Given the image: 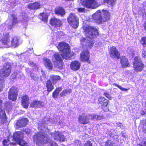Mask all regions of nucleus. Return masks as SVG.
<instances>
[{
	"label": "nucleus",
	"mask_w": 146,
	"mask_h": 146,
	"mask_svg": "<svg viewBox=\"0 0 146 146\" xmlns=\"http://www.w3.org/2000/svg\"><path fill=\"white\" fill-rule=\"evenodd\" d=\"M49 121L52 123L55 122L54 120L53 121L50 119L49 121H47L46 123L44 122V121L38 123V129L40 130V132L35 133L33 137L34 142L37 145H41L46 144L48 142H50L49 139H48L47 135L44 133L45 131L46 133H49V130L46 128L47 124Z\"/></svg>",
	"instance_id": "1"
},
{
	"label": "nucleus",
	"mask_w": 146,
	"mask_h": 146,
	"mask_svg": "<svg viewBox=\"0 0 146 146\" xmlns=\"http://www.w3.org/2000/svg\"><path fill=\"white\" fill-rule=\"evenodd\" d=\"M84 29L85 31V34L87 37L81 38V43L82 45L90 47L93 46L94 42L89 39H91L97 36L98 35V31L96 28L89 26L84 27Z\"/></svg>",
	"instance_id": "2"
},
{
	"label": "nucleus",
	"mask_w": 146,
	"mask_h": 146,
	"mask_svg": "<svg viewBox=\"0 0 146 146\" xmlns=\"http://www.w3.org/2000/svg\"><path fill=\"white\" fill-rule=\"evenodd\" d=\"M6 30L5 26L3 25L0 26V48L10 47L9 44L10 40L9 33L5 32Z\"/></svg>",
	"instance_id": "3"
},
{
	"label": "nucleus",
	"mask_w": 146,
	"mask_h": 146,
	"mask_svg": "<svg viewBox=\"0 0 146 146\" xmlns=\"http://www.w3.org/2000/svg\"><path fill=\"white\" fill-rule=\"evenodd\" d=\"M57 48L59 50L63 52L61 54V56L64 58L70 59L74 55V53L70 50L69 45L64 42H61L60 43Z\"/></svg>",
	"instance_id": "4"
},
{
	"label": "nucleus",
	"mask_w": 146,
	"mask_h": 146,
	"mask_svg": "<svg viewBox=\"0 0 146 146\" xmlns=\"http://www.w3.org/2000/svg\"><path fill=\"white\" fill-rule=\"evenodd\" d=\"M93 19L98 23H102L106 21L109 20L110 17L109 13L108 11L103 10L102 12L98 10L92 16Z\"/></svg>",
	"instance_id": "5"
},
{
	"label": "nucleus",
	"mask_w": 146,
	"mask_h": 146,
	"mask_svg": "<svg viewBox=\"0 0 146 146\" xmlns=\"http://www.w3.org/2000/svg\"><path fill=\"white\" fill-rule=\"evenodd\" d=\"M102 118L101 115H94V114L86 115L82 114L80 115L78 117V122L81 124L85 125L90 123V119L93 120H99Z\"/></svg>",
	"instance_id": "6"
},
{
	"label": "nucleus",
	"mask_w": 146,
	"mask_h": 146,
	"mask_svg": "<svg viewBox=\"0 0 146 146\" xmlns=\"http://www.w3.org/2000/svg\"><path fill=\"white\" fill-rule=\"evenodd\" d=\"M23 134L20 131L15 132L13 135V137L12 136L11 137V140L13 141H15L21 146H29L27 145V143L22 139Z\"/></svg>",
	"instance_id": "7"
},
{
	"label": "nucleus",
	"mask_w": 146,
	"mask_h": 146,
	"mask_svg": "<svg viewBox=\"0 0 146 146\" xmlns=\"http://www.w3.org/2000/svg\"><path fill=\"white\" fill-rule=\"evenodd\" d=\"M12 67L11 64L9 62L5 63L0 70V76L2 77H7L10 74Z\"/></svg>",
	"instance_id": "8"
},
{
	"label": "nucleus",
	"mask_w": 146,
	"mask_h": 146,
	"mask_svg": "<svg viewBox=\"0 0 146 146\" xmlns=\"http://www.w3.org/2000/svg\"><path fill=\"white\" fill-rule=\"evenodd\" d=\"M52 60L56 68L61 69L63 68V63L61 56L58 53H55L52 57Z\"/></svg>",
	"instance_id": "9"
},
{
	"label": "nucleus",
	"mask_w": 146,
	"mask_h": 146,
	"mask_svg": "<svg viewBox=\"0 0 146 146\" xmlns=\"http://www.w3.org/2000/svg\"><path fill=\"white\" fill-rule=\"evenodd\" d=\"M67 21L72 27L74 28L78 27L79 25L78 18L74 13H71L70 14Z\"/></svg>",
	"instance_id": "10"
},
{
	"label": "nucleus",
	"mask_w": 146,
	"mask_h": 146,
	"mask_svg": "<svg viewBox=\"0 0 146 146\" xmlns=\"http://www.w3.org/2000/svg\"><path fill=\"white\" fill-rule=\"evenodd\" d=\"M144 66V64L141 62L140 58L135 57L134 59L133 67L136 72H140L143 70Z\"/></svg>",
	"instance_id": "11"
},
{
	"label": "nucleus",
	"mask_w": 146,
	"mask_h": 146,
	"mask_svg": "<svg viewBox=\"0 0 146 146\" xmlns=\"http://www.w3.org/2000/svg\"><path fill=\"white\" fill-rule=\"evenodd\" d=\"M18 89L15 87L11 88L9 92L8 98L10 100L14 101L17 99L18 94Z\"/></svg>",
	"instance_id": "12"
},
{
	"label": "nucleus",
	"mask_w": 146,
	"mask_h": 146,
	"mask_svg": "<svg viewBox=\"0 0 146 146\" xmlns=\"http://www.w3.org/2000/svg\"><path fill=\"white\" fill-rule=\"evenodd\" d=\"M49 134L52 136L53 135V138L56 141H63L65 140V137L60 131H56L54 134L52 133H50Z\"/></svg>",
	"instance_id": "13"
},
{
	"label": "nucleus",
	"mask_w": 146,
	"mask_h": 146,
	"mask_svg": "<svg viewBox=\"0 0 146 146\" xmlns=\"http://www.w3.org/2000/svg\"><path fill=\"white\" fill-rule=\"evenodd\" d=\"M0 119L1 123L3 124L7 121V117L5 110L3 109L2 101L0 99Z\"/></svg>",
	"instance_id": "14"
},
{
	"label": "nucleus",
	"mask_w": 146,
	"mask_h": 146,
	"mask_svg": "<svg viewBox=\"0 0 146 146\" xmlns=\"http://www.w3.org/2000/svg\"><path fill=\"white\" fill-rule=\"evenodd\" d=\"M109 54L111 57L113 59L119 58V52L115 46H113L110 48Z\"/></svg>",
	"instance_id": "15"
},
{
	"label": "nucleus",
	"mask_w": 146,
	"mask_h": 146,
	"mask_svg": "<svg viewBox=\"0 0 146 146\" xmlns=\"http://www.w3.org/2000/svg\"><path fill=\"white\" fill-rule=\"evenodd\" d=\"M9 20H7L5 22L6 24L9 26V28L11 29L13 26L17 22V17L14 15H11Z\"/></svg>",
	"instance_id": "16"
},
{
	"label": "nucleus",
	"mask_w": 146,
	"mask_h": 146,
	"mask_svg": "<svg viewBox=\"0 0 146 146\" xmlns=\"http://www.w3.org/2000/svg\"><path fill=\"white\" fill-rule=\"evenodd\" d=\"M90 54L88 50L83 51L80 55L81 60L82 62L86 61L88 63L90 62L89 60Z\"/></svg>",
	"instance_id": "17"
},
{
	"label": "nucleus",
	"mask_w": 146,
	"mask_h": 146,
	"mask_svg": "<svg viewBox=\"0 0 146 146\" xmlns=\"http://www.w3.org/2000/svg\"><path fill=\"white\" fill-rule=\"evenodd\" d=\"M28 120L27 118H22L19 119L16 123V125L18 127H23L28 123Z\"/></svg>",
	"instance_id": "18"
},
{
	"label": "nucleus",
	"mask_w": 146,
	"mask_h": 146,
	"mask_svg": "<svg viewBox=\"0 0 146 146\" xmlns=\"http://www.w3.org/2000/svg\"><path fill=\"white\" fill-rule=\"evenodd\" d=\"M19 38L17 36H15L12 37L10 40V43L9 44V46L10 47L13 46L15 47L18 46L19 45Z\"/></svg>",
	"instance_id": "19"
},
{
	"label": "nucleus",
	"mask_w": 146,
	"mask_h": 146,
	"mask_svg": "<svg viewBox=\"0 0 146 146\" xmlns=\"http://www.w3.org/2000/svg\"><path fill=\"white\" fill-rule=\"evenodd\" d=\"M80 63L78 61H74L70 64V67L73 70H77L80 68Z\"/></svg>",
	"instance_id": "20"
},
{
	"label": "nucleus",
	"mask_w": 146,
	"mask_h": 146,
	"mask_svg": "<svg viewBox=\"0 0 146 146\" xmlns=\"http://www.w3.org/2000/svg\"><path fill=\"white\" fill-rule=\"evenodd\" d=\"M22 106L25 108H27L29 105V98L27 96H25L22 98L21 101Z\"/></svg>",
	"instance_id": "21"
},
{
	"label": "nucleus",
	"mask_w": 146,
	"mask_h": 146,
	"mask_svg": "<svg viewBox=\"0 0 146 146\" xmlns=\"http://www.w3.org/2000/svg\"><path fill=\"white\" fill-rule=\"evenodd\" d=\"M50 24L55 27H58L60 26L61 22L60 20L54 18L51 19Z\"/></svg>",
	"instance_id": "22"
},
{
	"label": "nucleus",
	"mask_w": 146,
	"mask_h": 146,
	"mask_svg": "<svg viewBox=\"0 0 146 146\" xmlns=\"http://www.w3.org/2000/svg\"><path fill=\"white\" fill-rule=\"evenodd\" d=\"M120 62L123 67H126L129 66V63L128 59L125 56H122L120 58Z\"/></svg>",
	"instance_id": "23"
},
{
	"label": "nucleus",
	"mask_w": 146,
	"mask_h": 146,
	"mask_svg": "<svg viewBox=\"0 0 146 146\" xmlns=\"http://www.w3.org/2000/svg\"><path fill=\"white\" fill-rule=\"evenodd\" d=\"M43 62L45 66L50 69H52L53 67L52 64L50 60L47 58H44Z\"/></svg>",
	"instance_id": "24"
},
{
	"label": "nucleus",
	"mask_w": 146,
	"mask_h": 146,
	"mask_svg": "<svg viewBox=\"0 0 146 146\" xmlns=\"http://www.w3.org/2000/svg\"><path fill=\"white\" fill-rule=\"evenodd\" d=\"M92 0H80L81 4L87 8H91Z\"/></svg>",
	"instance_id": "25"
},
{
	"label": "nucleus",
	"mask_w": 146,
	"mask_h": 146,
	"mask_svg": "<svg viewBox=\"0 0 146 146\" xmlns=\"http://www.w3.org/2000/svg\"><path fill=\"white\" fill-rule=\"evenodd\" d=\"M54 84L50 80H48L46 82V86L48 92L51 91L54 89L53 85Z\"/></svg>",
	"instance_id": "26"
},
{
	"label": "nucleus",
	"mask_w": 146,
	"mask_h": 146,
	"mask_svg": "<svg viewBox=\"0 0 146 146\" xmlns=\"http://www.w3.org/2000/svg\"><path fill=\"white\" fill-rule=\"evenodd\" d=\"M40 4L37 3L29 4L27 6V7L31 9H36L40 8Z\"/></svg>",
	"instance_id": "27"
},
{
	"label": "nucleus",
	"mask_w": 146,
	"mask_h": 146,
	"mask_svg": "<svg viewBox=\"0 0 146 146\" xmlns=\"http://www.w3.org/2000/svg\"><path fill=\"white\" fill-rule=\"evenodd\" d=\"M42 103L40 101L35 100L31 103L30 106L33 108H40L42 106Z\"/></svg>",
	"instance_id": "28"
},
{
	"label": "nucleus",
	"mask_w": 146,
	"mask_h": 146,
	"mask_svg": "<svg viewBox=\"0 0 146 146\" xmlns=\"http://www.w3.org/2000/svg\"><path fill=\"white\" fill-rule=\"evenodd\" d=\"M56 13L59 15L63 16L65 13L64 10L61 7H57L55 9Z\"/></svg>",
	"instance_id": "29"
},
{
	"label": "nucleus",
	"mask_w": 146,
	"mask_h": 146,
	"mask_svg": "<svg viewBox=\"0 0 146 146\" xmlns=\"http://www.w3.org/2000/svg\"><path fill=\"white\" fill-rule=\"evenodd\" d=\"M100 104L104 107H106L108 104V101L104 97H100L99 98Z\"/></svg>",
	"instance_id": "30"
},
{
	"label": "nucleus",
	"mask_w": 146,
	"mask_h": 146,
	"mask_svg": "<svg viewBox=\"0 0 146 146\" xmlns=\"http://www.w3.org/2000/svg\"><path fill=\"white\" fill-rule=\"evenodd\" d=\"M50 78L49 80L51 81V82L54 84H56L57 81L60 79V77L58 76H55L54 75H51L50 76Z\"/></svg>",
	"instance_id": "31"
},
{
	"label": "nucleus",
	"mask_w": 146,
	"mask_h": 146,
	"mask_svg": "<svg viewBox=\"0 0 146 146\" xmlns=\"http://www.w3.org/2000/svg\"><path fill=\"white\" fill-rule=\"evenodd\" d=\"M39 18L43 21L46 22L47 20L48 15L46 13H42L39 15Z\"/></svg>",
	"instance_id": "32"
},
{
	"label": "nucleus",
	"mask_w": 146,
	"mask_h": 146,
	"mask_svg": "<svg viewBox=\"0 0 146 146\" xmlns=\"http://www.w3.org/2000/svg\"><path fill=\"white\" fill-rule=\"evenodd\" d=\"M62 89L61 88H56L53 92L52 96L54 98H57L59 92L61 91Z\"/></svg>",
	"instance_id": "33"
},
{
	"label": "nucleus",
	"mask_w": 146,
	"mask_h": 146,
	"mask_svg": "<svg viewBox=\"0 0 146 146\" xmlns=\"http://www.w3.org/2000/svg\"><path fill=\"white\" fill-rule=\"evenodd\" d=\"M92 2L91 5V9H95L99 6L98 1L96 0H92Z\"/></svg>",
	"instance_id": "34"
},
{
	"label": "nucleus",
	"mask_w": 146,
	"mask_h": 146,
	"mask_svg": "<svg viewBox=\"0 0 146 146\" xmlns=\"http://www.w3.org/2000/svg\"><path fill=\"white\" fill-rule=\"evenodd\" d=\"M71 92L70 89H65L63 90L60 94V96L61 97L64 96L68 94H70Z\"/></svg>",
	"instance_id": "35"
},
{
	"label": "nucleus",
	"mask_w": 146,
	"mask_h": 146,
	"mask_svg": "<svg viewBox=\"0 0 146 146\" xmlns=\"http://www.w3.org/2000/svg\"><path fill=\"white\" fill-rule=\"evenodd\" d=\"M11 135L10 134L8 137V139H5L3 140V144L4 146H7L9 145V143H11L10 142V140H11Z\"/></svg>",
	"instance_id": "36"
},
{
	"label": "nucleus",
	"mask_w": 146,
	"mask_h": 146,
	"mask_svg": "<svg viewBox=\"0 0 146 146\" xmlns=\"http://www.w3.org/2000/svg\"><path fill=\"white\" fill-rule=\"evenodd\" d=\"M116 0H104V2L109 5L113 6L115 3Z\"/></svg>",
	"instance_id": "37"
},
{
	"label": "nucleus",
	"mask_w": 146,
	"mask_h": 146,
	"mask_svg": "<svg viewBox=\"0 0 146 146\" xmlns=\"http://www.w3.org/2000/svg\"><path fill=\"white\" fill-rule=\"evenodd\" d=\"M5 84V81L3 79H1L0 78V92L3 90L4 85Z\"/></svg>",
	"instance_id": "38"
},
{
	"label": "nucleus",
	"mask_w": 146,
	"mask_h": 146,
	"mask_svg": "<svg viewBox=\"0 0 146 146\" xmlns=\"http://www.w3.org/2000/svg\"><path fill=\"white\" fill-rule=\"evenodd\" d=\"M140 43L144 47H146V37H143L142 38L140 41Z\"/></svg>",
	"instance_id": "39"
},
{
	"label": "nucleus",
	"mask_w": 146,
	"mask_h": 146,
	"mask_svg": "<svg viewBox=\"0 0 146 146\" xmlns=\"http://www.w3.org/2000/svg\"><path fill=\"white\" fill-rule=\"evenodd\" d=\"M30 75L31 78L35 81H37L39 79L38 77L35 76L33 73H30Z\"/></svg>",
	"instance_id": "40"
},
{
	"label": "nucleus",
	"mask_w": 146,
	"mask_h": 146,
	"mask_svg": "<svg viewBox=\"0 0 146 146\" xmlns=\"http://www.w3.org/2000/svg\"><path fill=\"white\" fill-rule=\"evenodd\" d=\"M113 85H115V86L117 87L119 89L124 91H127V90H129V88L126 89L122 87L121 86H119L118 84H113Z\"/></svg>",
	"instance_id": "41"
},
{
	"label": "nucleus",
	"mask_w": 146,
	"mask_h": 146,
	"mask_svg": "<svg viewBox=\"0 0 146 146\" xmlns=\"http://www.w3.org/2000/svg\"><path fill=\"white\" fill-rule=\"evenodd\" d=\"M138 14L142 16L143 17H144L146 16L145 11L144 10H140L138 12Z\"/></svg>",
	"instance_id": "42"
},
{
	"label": "nucleus",
	"mask_w": 146,
	"mask_h": 146,
	"mask_svg": "<svg viewBox=\"0 0 146 146\" xmlns=\"http://www.w3.org/2000/svg\"><path fill=\"white\" fill-rule=\"evenodd\" d=\"M105 146H114L113 145V142L111 141L108 140L106 143Z\"/></svg>",
	"instance_id": "43"
},
{
	"label": "nucleus",
	"mask_w": 146,
	"mask_h": 146,
	"mask_svg": "<svg viewBox=\"0 0 146 146\" xmlns=\"http://www.w3.org/2000/svg\"><path fill=\"white\" fill-rule=\"evenodd\" d=\"M29 64L32 67H34V68H36L37 67L36 65L32 61H30L29 63Z\"/></svg>",
	"instance_id": "44"
},
{
	"label": "nucleus",
	"mask_w": 146,
	"mask_h": 146,
	"mask_svg": "<svg viewBox=\"0 0 146 146\" xmlns=\"http://www.w3.org/2000/svg\"><path fill=\"white\" fill-rule=\"evenodd\" d=\"M24 132L25 133L28 135L32 133V131L29 129H26Z\"/></svg>",
	"instance_id": "45"
},
{
	"label": "nucleus",
	"mask_w": 146,
	"mask_h": 146,
	"mask_svg": "<svg viewBox=\"0 0 146 146\" xmlns=\"http://www.w3.org/2000/svg\"><path fill=\"white\" fill-rule=\"evenodd\" d=\"M85 9L84 8H79L78 9V11L80 13L84 12Z\"/></svg>",
	"instance_id": "46"
},
{
	"label": "nucleus",
	"mask_w": 146,
	"mask_h": 146,
	"mask_svg": "<svg viewBox=\"0 0 146 146\" xmlns=\"http://www.w3.org/2000/svg\"><path fill=\"white\" fill-rule=\"evenodd\" d=\"M84 146H92V144L90 141H87L85 143Z\"/></svg>",
	"instance_id": "47"
},
{
	"label": "nucleus",
	"mask_w": 146,
	"mask_h": 146,
	"mask_svg": "<svg viewBox=\"0 0 146 146\" xmlns=\"http://www.w3.org/2000/svg\"><path fill=\"white\" fill-rule=\"evenodd\" d=\"M142 56L143 57L145 58L146 57V50L143 49V50L142 52Z\"/></svg>",
	"instance_id": "48"
},
{
	"label": "nucleus",
	"mask_w": 146,
	"mask_h": 146,
	"mask_svg": "<svg viewBox=\"0 0 146 146\" xmlns=\"http://www.w3.org/2000/svg\"><path fill=\"white\" fill-rule=\"evenodd\" d=\"M104 95L105 96H106L108 99H110L111 98L110 95L106 93H105L104 94Z\"/></svg>",
	"instance_id": "49"
},
{
	"label": "nucleus",
	"mask_w": 146,
	"mask_h": 146,
	"mask_svg": "<svg viewBox=\"0 0 146 146\" xmlns=\"http://www.w3.org/2000/svg\"><path fill=\"white\" fill-rule=\"evenodd\" d=\"M51 146H58L57 144L56 143H53L51 144Z\"/></svg>",
	"instance_id": "50"
},
{
	"label": "nucleus",
	"mask_w": 146,
	"mask_h": 146,
	"mask_svg": "<svg viewBox=\"0 0 146 146\" xmlns=\"http://www.w3.org/2000/svg\"><path fill=\"white\" fill-rule=\"evenodd\" d=\"M24 21L25 22V24L26 25H27V17H25L24 19H23V21Z\"/></svg>",
	"instance_id": "51"
},
{
	"label": "nucleus",
	"mask_w": 146,
	"mask_h": 146,
	"mask_svg": "<svg viewBox=\"0 0 146 146\" xmlns=\"http://www.w3.org/2000/svg\"><path fill=\"white\" fill-rule=\"evenodd\" d=\"M144 27L145 31H146V21L144 23Z\"/></svg>",
	"instance_id": "52"
},
{
	"label": "nucleus",
	"mask_w": 146,
	"mask_h": 146,
	"mask_svg": "<svg viewBox=\"0 0 146 146\" xmlns=\"http://www.w3.org/2000/svg\"><path fill=\"white\" fill-rule=\"evenodd\" d=\"M18 77L19 78H21V75H19L18 74L17 76H15V78L16 77Z\"/></svg>",
	"instance_id": "53"
},
{
	"label": "nucleus",
	"mask_w": 146,
	"mask_h": 146,
	"mask_svg": "<svg viewBox=\"0 0 146 146\" xmlns=\"http://www.w3.org/2000/svg\"><path fill=\"white\" fill-rule=\"evenodd\" d=\"M103 109H104V111H107L108 110V109L107 107H106V109H104L103 108Z\"/></svg>",
	"instance_id": "54"
},
{
	"label": "nucleus",
	"mask_w": 146,
	"mask_h": 146,
	"mask_svg": "<svg viewBox=\"0 0 146 146\" xmlns=\"http://www.w3.org/2000/svg\"><path fill=\"white\" fill-rule=\"evenodd\" d=\"M143 144L145 146H146V141H144Z\"/></svg>",
	"instance_id": "55"
},
{
	"label": "nucleus",
	"mask_w": 146,
	"mask_h": 146,
	"mask_svg": "<svg viewBox=\"0 0 146 146\" xmlns=\"http://www.w3.org/2000/svg\"><path fill=\"white\" fill-rule=\"evenodd\" d=\"M29 71V68H27V69H26V72H28V71Z\"/></svg>",
	"instance_id": "56"
},
{
	"label": "nucleus",
	"mask_w": 146,
	"mask_h": 146,
	"mask_svg": "<svg viewBox=\"0 0 146 146\" xmlns=\"http://www.w3.org/2000/svg\"><path fill=\"white\" fill-rule=\"evenodd\" d=\"M121 125H122V124L121 123H119V124H118L119 126L121 127Z\"/></svg>",
	"instance_id": "57"
},
{
	"label": "nucleus",
	"mask_w": 146,
	"mask_h": 146,
	"mask_svg": "<svg viewBox=\"0 0 146 146\" xmlns=\"http://www.w3.org/2000/svg\"><path fill=\"white\" fill-rule=\"evenodd\" d=\"M137 146H143L142 145L139 144Z\"/></svg>",
	"instance_id": "58"
},
{
	"label": "nucleus",
	"mask_w": 146,
	"mask_h": 146,
	"mask_svg": "<svg viewBox=\"0 0 146 146\" xmlns=\"http://www.w3.org/2000/svg\"><path fill=\"white\" fill-rule=\"evenodd\" d=\"M12 143V144H13V145H15V144H16V143Z\"/></svg>",
	"instance_id": "59"
}]
</instances>
